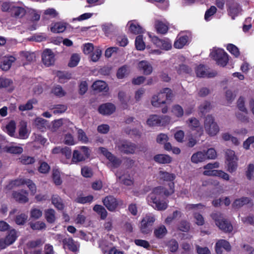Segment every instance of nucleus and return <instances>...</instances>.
Instances as JSON below:
<instances>
[{
  "instance_id": "f8f14e48",
  "label": "nucleus",
  "mask_w": 254,
  "mask_h": 254,
  "mask_svg": "<svg viewBox=\"0 0 254 254\" xmlns=\"http://www.w3.org/2000/svg\"><path fill=\"white\" fill-rule=\"evenodd\" d=\"M17 237V232L14 229L10 230L5 238L0 239V249H4L7 246L13 244L16 240Z\"/></svg>"
},
{
  "instance_id": "20e7f679",
  "label": "nucleus",
  "mask_w": 254,
  "mask_h": 254,
  "mask_svg": "<svg viewBox=\"0 0 254 254\" xmlns=\"http://www.w3.org/2000/svg\"><path fill=\"white\" fill-rule=\"evenodd\" d=\"M204 128L206 133L210 136L216 135L220 130L218 125L212 116L206 117L204 122Z\"/></svg>"
},
{
  "instance_id": "6e6552de",
  "label": "nucleus",
  "mask_w": 254,
  "mask_h": 254,
  "mask_svg": "<svg viewBox=\"0 0 254 254\" xmlns=\"http://www.w3.org/2000/svg\"><path fill=\"white\" fill-rule=\"evenodd\" d=\"M211 217L220 229L225 232H231L232 231L233 227L232 225L228 221L225 220L220 213H213Z\"/></svg>"
},
{
  "instance_id": "393cba45",
  "label": "nucleus",
  "mask_w": 254,
  "mask_h": 254,
  "mask_svg": "<svg viewBox=\"0 0 254 254\" xmlns=\"http://www.w3.org/2000/svg\"><path fill=\"white\" fill-rule=\"evenodd\" d=\"M129 31L134 34H139L143 32V28L136 21H129L127 24Z\"/></svg>"
},
{
  "instance_id": "0e129e2a",
  "label": "nucleus",
  "mask_w": 254,
  "mask_h": 254,
  "mask_svg": "<svg viewBox=\"0 0 254 254\" xmlns=\"http://www.w3.org/2000/svg\"><path fill=\"white\" fill-rule=\"evenodd\" d=\"M108 88L106 82L103 81H96V92L107 91Z\"/></svg>"
},
{
  "instance_id": "e2e57ef3",
  "label": "nucleus",
  "mask_w": 254,
  "mask_h": 254,
  "mask_svg": "<svg viewBox=\"0 0 254 254\" xmlns=\"http://www.w3.org/2000/svg\"><path fill=\"white\" fill-rule=\"evenodd\" d=\"M80 59L79 55L78 54H73L70 60V62L68 63V65L70 67H74L77 65Z\"/></svg>"
},
{
  "instance_id": "58836bf2",
  "label": "nucleus",
  "mask_w": 254,
  "mask_h": 254,
  "mask_svg": "<svg viewBox=\"0 0 254 254\" xmlns=\"http://www.w3.org/2000/svg\"><path fill=\"white\" fill-rule=\"evenodd\" d=\"M28 131L27 124L25 122L20 123V127L19 129V137L21 139H25L28 137Z\"/></svg>"
},
{
  "instance_id": "7c9ffc66",
  "label": "nucleus",
  "mask_w": 254,
  "mask_h": 254,
  "mask_svg": "<svg viewBox=\"0 0 254 254\" xmlns=\"http://www.w3.org/2000/svg\"><path fill=\"white\" fill-rule=\"evenodd\" d=\"M154 161L159 164H169L172 162V158L166 154H157L154 157Z\"/></svg>"
},
{
  "instance_id": "1a4fd4ad",
  "label": "nucleus",
  "mask_w": 254,
  "mask_h": 254,
  "mask_svg": "<svg viewBox=\"0 0 254 254\" xmlns=\"http://www.w3.org/2000/svg\"><path fill=\"white\" fill-rule=\"evenodd\" d=\"M148 35L152 42L157 47L162 50L168 51L172 48V43L168 39H160L157 36L148 33Z\"/></svg>"
},
{
  "instance_id": "603ef678",
  "label": "nucleus",
  "mask_w": 254,
  "mask_h": 254,
  "mask_svg": "<svg viewBox=\"0 0 254 254\" xmlns=\"http://www.w3.org/2000/svg\"><path fill=\"white\" fill-rule=\"evenodd\" d=\"M182 213L178 210L175 211L172 215L168 216L165 219V223L167 224H170L173 220L181 217Z\"/></svg>"
},
{
  "instance_id": "a18cd8bd",
  "label": "nucleus",
  "mask_w": 254,
  "mask_h": 254,
  "mask_svg": "<svg viewBox=\"0 0 254 254\" xmlns=\"http://www.w3.org/2000/svg\"><path fill=\"white\" fill-rule=\"evenodd\" d=\"M167 230L164 225L157 227L154 231L155 236L158 238H162L167 234Z\"/></svg>"
},
{
  "instance_id": "7ed1b4c3",
  "label": "nucleus",
  "mask_w": 254,
  "mask_h": 254,
  "mask_svg": "<svg viewBox=\"0 0 254 254\" xmlns=\"http://www.w3.org/2000/svg\"><path fill=\"white\" fill-rule=\"evenodd\" d=\"M225 158L227 170L231 173L235 172L238 167V157L235 152L229 149L226 150Z\"/></svg>"
},
{
  "instance_id": "5fc2aeb1",
  "label": "nucleus",
  "mask_w": 254,
  "mask_h": 254,
  "mask_svg": "<svg viewBox=\"0 0 254 254\" xmlns=\"http://www.w3.org/2000/svg\"><path fill=\"white\" fill-rule=\"evenodd\" d=\"M136 48L138 50H143L145 48V43L143 40L142 36L139 35L136 37L135 41Z\"/></svg>"
},
{
  "instance_id": "c03bdc74",
  "label": "nucleus",
  "mask_w": 254,
  "mask_h": 254,
  "mask_svg": "<svg viewBox=\"0 0 254 254\" xmlns=\"http://www.w3.org/2000/svg\"><path fill=\"white\" fill-rule=\"evenodd\" d=\"M44 239H38L35 240L31 241L28 242L27 246L29 248L34 249L42 246L45 243Z\"/></svg>"
},
{
  "instance_id": "09e8293b",
  "label": "nucleus",
  "mask_w": 254,
  "mask_h": 254,
  "mask_svg": "<svg viewBox=\"0 0 254 254\" xmlns=\"http://www.w3.org/2000/svg\"><path fill=\"white\" fill-rule=\"evenodd\" d=\"M20 55L22 60H26L29 62H32L35 59V55L33 53L21 52Z\"/></svg>"
},
{
  "instance_id": "bf43d9fd",
  "label": "nucleus",
  "mask_w": 254,
  "mask_h": 254,
  "mask_svg": "<svg viewBox=\"0 0 254 254\" xmlns=\"http://www.w3.org/2000/svg\"><path fill=\"white\" fill-rule=\"evenodd\" d=\"M46 121L41 118H37L35 119L34 124L38 129L43 130L45 128Z\"/></svg>"
},
{
  "instance_id": "c85d7f7f",
  "label": "nucleus",
  "mask_w": 254,
  "mask_h": 254,
  "mask_svg": "<svg viewBox=\"0 0 254 254\" xmlns=\"http://www.w3.org/2000/svg\"><path fill=\"white\" fill-rule=\"evenodd\" d=\"M228 11L229 15L234 19L241 12V8L238 3L233 2L232 5L229 6Z\"/></svg>"
},
{
  "instance_id": "f704fd0d",
  "label": "nucleus",
  "mask_w": 254,
  "mask_h": 254,
  "mask_svg": "<svg viewBox=\"0 0 254 254\" xmlns=\"http://www.w3.org/2000/svg\"><path fill=\"white\" fill-rule=\"evenodd\" d=\"M52 204L59 210H63L64 205L62 198L57 194H54L51 198Z\"/></svg>"
},
{
  "instance_id": "ddd939ff",
  "label": "nucleus",
  "mask_w": 254,
  "mask_h": 254,
  "mask_svg": "<svg viewBox=\"0 0 254 254\" xmlns=\"http://www.w3.org/2000/svg\"><path fill=\"white\" fill-rule=\"evenodd\" d=\"M170 121V118L168 116L161 117L156 115H152L149 117L146 121V124L150 127H154L160 125L162 122L167 123H169Z\"/></svg>"
},
{
  "instance_id": "473e14b6",
  "label": "nucleus",
  "mask_w": 254,
  "mask_h": 254,
  "mask_svg": "<svg viewBox=\"0 0 254 254\" xmlns=\"http://www.w3.org/2000/svg\"><path fill=\"white\" fill-rule=\"evenodd\" d=\"M15 61V58L14 57L10 56L5 57L3 59L2 64H0V68L3 70H8L10 68L12 63L14 62Z\"/></svg>"
},
{
  "instance_id": "4c0bfd02",
  "label": "nucleus",
  "mask_w": 254,
  "mask_h": 254,
  "mask_svg": "<svg viewBox=\"0 0 254 254\" xmlns=\"http://www.w3.org/2000/svg\"><path fill=\"white\" fill-rule=\"evenodd\" d=\"M159 177L161 179L164 181L170 182L173 181L176 178L175 174L164 171H159Z\"/></svg>"
},
{
  "instance_id": "69168bd1",
  "label": "nucleus",
  "mask_w": 254,
  "mask_h": 254,
  "mask_svg": "<svg viewBox=\"0 0 254 254\" xmlns=\"http://www.w3.org/2000/svg\"><path fill=\"white\" fill-rule=\"evenodd\" d=\"M77 138L79 141L84 143H86L88 141V137L85 132L81 129H77Z\"/></svg>"
},
{
  "instance_id": "3c124183",
  "label": "nucleus",
  "mask_w": 254,
  "mask_h": 254,
  "mask_svg": "<svg viewBox=\"0 0 254 254\" xmlns=\"http://www.w3.org/2000/svg\"><path fill=\"white\" fill-rule=\"evenodd\" d=\"M16 124L14 121H11L5 127V131L10 135L12 136L15 131Z\"/></svg>"
},
{
  "instance_id": "f3484780",
  "label": "nucleus",
  "mask_w": 254,
  "mask_h": 254,
  "mask_svg": "<svg viewBox=\"0 0 254 254\" xmlns=\"http://www.w3.org/2000/svg\"><path fill=\"white\" fill-rule=\"evenodd\" d=\"M99 112L103 115H110L116 111V106L111 103L101 105L98 108Z\"/></svg>"
},
{
  "instance_id": "6e6d98bb",
  "label": "nucleus",
  "mask_w": 254,
  "mask_h": 254,
  "mask_svg": "<svg viewBox=\"0 0 254 254\" xmlns=\"http://www.w3.org/2000/svg\"><path fill=\"white\" fill-rule=\"evenodd\" d=\"M246 175L249 180L254 181V165L249 164L246 171Z\"/></svg>"
},
{
  "instance_id": "a211bd4d",
  "label": "nucleus",
  "mask_w": 254,
  "mask_h": 254,
  "mask_svg": "<svg viewBox=\"0 0 254 254\" xmlns=\"http://www.w3.org/2000/svg\"><path fill=\"white\" fill-rule=\"evenodd\" d=\"M195 72L197 76L200 77H212L216 75L215 71L209 72L205 66L201 64L196 68Z\"/></svg>"
},
{
  "instance_id": "cd10ccee",
  "label": "nucleus",
  "mask_w": 254,
  "mask_h": 254,
  "mask_svg": "<svg viewBox=\"0 0 254 254\" xmlns=\"http://www.w3.org/2000/svg\"><path fill=\"white\" fill-rule=\"evenodd\" d=\"M205 155V150L197 151L192 155L191 161L195 164L203 162L206 160Z\"/></svg>"
},
{
  "instance_id": "8fccbe9b",
  "label": "nucleus",
  "mask_w": 254,
  "mask_h": 254,
  "mask_svg": "<svg viewBox=\"0 0 254 254\" xmlns=\"http://www.w3.org/2000/svg\"><path fill=\"white\" fill-rule=\"evenodd\" d=\"M67 124H71V123H70L69 121L67 120L60 119L57 120H55L54 122L52 128L54 131H56L61 126Z\"/></svg>"
},
{
  "instance_id": "39448f33",
  "label": "nucleus",
  "mask_w": 254,
  "mask_h": 254,
  "mask_svg": "<svg viewBox=\"0 0 254 254\" xmlns=\"http://www.w3.org/2000/svg\"><path fill=\"white\" fill-rule=\"evenodd\" d=\"M90 153L89 149L86 146H82L77 149L74 150L71 158V163L76 164L85 161L89 157Z\"/></svg>"
},
{
  "instance_id": "6ab92c4d",
  "label": "nucleus",
  "mask_w": 254,
  "mask_h": 254,
  "mask_svg": "<svg viewBox=\"0 0 254 254\" xmlns=\"http://www.w3.org/2000/svg\"><path fill=\"white\" fill-rule=\"evenodd\" d=\"M187 124L189 127L192 130H196L199 136L203 132V128L200 127L199 121L194 118H191L188 120Z\"/></svg>"
},
{
  "instance_id": "2eb2a0df",
  "label": "nucleus",
  "mask_w": 254,
  "mask_h": 254,
  "mask_svg": "<svg viewBox=\"0 0 254 254\" xmlns=\"http://www.w3.org/2000/svg\"><path fill=\"white\" fill-rule=\"evenodd\" d=\"M219 167V163L217 162L208 163L203 167L204 171L203 172V174L207 176H215L218 170L215 169L218 168Z\"/></svg>"
},
{
  "instance_id": "0eeeda50",
  "label": "nucleus",
  "mask_w": 254,
  "mask_h": 254,
  "mask_svg": "<svg viewBox=\"0 0 254 254\" xmlns=\"http://www.w3.org/2000/svg\"><path fill=\"white\" fill-rule=\"evenodd\" d=\"M210 56L221 66H225L229 60L228 54L222 49H213Z\"/></svg>"
},
{
  "instance_id": "680f3d73",
  "label": "nucleus",
  "mask_w": 254,
  "mask_h": 254,
  "mask_svg": "<svg viewBox=\"0 0 254 254\" xmlns=\"http://www.w3.org/2000/svg\"><path fill=\"white\" fill-rule=\"evenodd\" d=\"M52 92L54 95L60 97L64 96L66 94V92L60 85H57L54 87Z\"/></svg>"
},
{
  "instance_id": "f257e3e1",
  "label": "nucleus",
  "mask_w": 254,
  "mask_h": 254,
  "mask_svg": "<svg viewBox=\"0 0 254 254\" xmlns=\"http://www.w3.org/2000/svg\"><path fill=\"white\" fill-rule=\"evenodd\" d=\"M169 190L164 189L161 187L154 188L146 198L148 203L157 210H165L167 208L168 204L164 200H160V196L162 193L167 196L174 193L175 192L174 183L173 182L169 183Z\"/></svg>"
},
{
  "instance_id": "338daca9",
  "label": "nucleus",
  "mask_w": 254,
  "mask_h": 254,
  "mask_svg": "<svg viewBox=\"0 0 254 254\" xmlns=\"http://www.w3.org/2000/svg\"><path fill=\"white\" fill-rule=\"evenodd\" d=\"M236 96V93L235 91L228 90L225 93V97L228 103H231Z\"/></svg>"
},
{
  "instance_id": "5701e85b",
  "label": "nucleus",
  "mask_w": 254,
  "mask_h": 254,
  "mask_svg": "<svg viewBox=\"0 0 254 254\" xmlns=\"http://www.w3.org/2000/svg\"><path fill=\"white\" fill-rule=\"evenodd\" d=\"M138 68L146 75L151 74L153 70L151 64L146 61L139 62L138 64Z\"/></svg>"
},
{
  "instance_id": "052dcab7",
  "label": "nucleus",
  "mask_w": 254,
  "mask_h": 254,
  "mask_svg": "<svg viewBox=\"0 0 254 254\" xmlns=\"http://www.w3.org/2000/svg\"><path fill=\"white\" fill-rule=\"evenodd\" d=\"M96 213L100 215L101 219H105L108 215L106 209L101 205H96Z\"/></svg>"
},
{
  "instance_id": "c9c22d12",
  "label": "nucleus",
  "mask_w": 254,
  "mask_h": 254,
  "mask_svg": "<svg viewBox=\"0 0 254 254\" xmlns=\"http://www.w3.org/2000/svg\"><path fill=\"white\" fill-rule=\"evenodd\" d=\"M171 113L173 116L178 118H182L185 113L183 108L178 104L172 107Z\"/></svg>"
},
{
  "instance_id": "79ce46f5",
  "label": "nucleus",
  "mask_w": 254,
  "mask_h": 254,
  "mask_svg": "<svg viewBox=\"0 0 254 254\" xmlns=\"http://www.w3.org/2000/svg\"><path fill=\"white\" fill-rule=\"evenodd\" d=\"M15 3L12 1H6L2 3L1 10L3 12H6L11 14Z\"/></svg>"
},
{
  "instance_id": "2f4dec72",
  "label": "nucleus",
  "mask_w": 254,
  "mask_h": 254,
  "mask_svg": "<svg viewBox=\"0 0 254 254\" xmlns=\"http://www.w3.org/2000/svg\"><path fill=\"white\" fill-rule=\"evenodd\" d=\"M66 24L63 22H56L53 23L51 26V31L55 33L63 32L66 29Z\"/></svg>"
},
{
  "instance_id": "aec40b11",
  "label": "nucleus",
  "mask_w": 254,
  "mask_h": 254,
  "mask_svg": "<svg viewBox=\"0 0 254 254\" xmlns=\"http://www.w3.org/2000/svg\"><path fill=\"white\" fill-rule=\"evenodd\" d=\"M119 181L124 185L127 186H130L133 184L134 178L133 173L127 172L124 175L118 177Z\"/></svg>"
},
{
  "instance_id": "de8ad7c7",
  "label": "nucleus",
  "mask_w": 254,
  "mask_h": 254,
  "mask_svg": "<svg viewBox=\"0 0 254 254\" xmlns=\"http://www.w3.org/2000/svg\"><path fill=\"white\" fill-rule=\"evenodd\" d=\"M45 217L49 223H54L56 220L55 211L53 209L46 210L45 211Z\"/></svg>"
},
{
  "instance_id": "13d9d810",
  "label": "nucleus",
  "mask_w": 254,
  "mask_h": 254,
  "mask_svg": "<svg viewBox=\"0 0 254 254\" xmlns=\"http://www.w3.org/2000/svg\"><path fill=\"white\" fill-rule=\"evenodd\" d=\"M5 150L6 152L12 154H21L22 153L23 149L21 147L12 145L6 147Z\"/></svg>"
},
{
  "instance_id": "a19ab883",
  "label": "nucleus",
  "mask_w": 254,
  "mask_h": 254,
  "mask_svg": "<svg viewBox=\"0 0 254 254\" xmlns=\"http://www.w3.org/2000/svg\"><path fill=\"white\" fill-rule=\"evenodd\" d=\"M26 180L27 179H19L12 181L6 186V189L10 190L13 187H19L21 185H24L26 184Z\"/></svg>"
},
{
  "instance_id": "e433bc0d",
  "label": "nucleus",
  "mask_w": 254,
  "mask_h": 254,
  "mask_svg": "<svg viewBox=\"0 0 254 254\" xmlns=\"http://www.w3.org/2000/svg\"><path fill=\"white\" fill-rule=\"evenodd\" d=\"M250 202V199L249 197H243L240 198L236 199L233 202V207L235 208H239L244 205L249 203Z\"/></svg>"
},
{
  "instance_id": "4be33fe9",
  "label": "nucleus",
  "mask_w": 254,
  "mask_h": 254,
  "mask_svg": "<svg viewBox=\"0 0 254 254\" xmlns=\"http://www.w3.org/2000/svg\"><path fill=\"white\" fill-rule=\"evenodd\" d=\"M189 40V35L181 33L177 37V38L174 43V47L177 49H181L187 44Z\"/></svg>"
},
{
  "instance_id": "774afa93",
  "label": "nucleus",
  "mask_w": 254,
  "mask_h": 254,
  "mask_svg": "<svg viewBox=\"0 0 254 254\" xmlns=\"http://www.w3.org/2000/svg\"><path fill=\"white\" fill-rule=\"evenodd\" d=\"M128 73V67L127 66H123L118 69L117 76L118 78L122 79L125 77Z\"/></svg>"
},
{
  "instance_id": "bb28decb",
  "label": "nucleus",
  "mask_w": 254,
  "mask_h": 254,
  "mask_svg": "<svg viewBox=\"0 0 254 254\" xmlns=\"http://www.w3.org/2000/svg\"><path fill=\"white\" fill-rule=\"evenodd\" d=\"M118 99L120 101L121 106L124 108L126 109L128 106V103L132 104V101H130L126 93L123 91H120L118 93Z\"/></svg>"
},
{
  "instance_id": "c756f323",
  "label": "nucleus",
  "mask_w": 254,
  "mask_h": 254,
  "mask_svg": "<svg viewBox=\"0 0 254 254\" xmlns=\"http://www.w3.org/2000/svg\"><path fill=\"white\" fill-rule=\"evenodd\" d=\"M26 13V10L24 7L18 5L16 3L14 5V7L13 8L11 15L16 18H21L25 15Z\"/></svg>"
},
{
  "instance_id": "37998d69",
  "label": "nucleus",
  "mask_w": 254,
  "mask_h": 254,
  "mask_svg": "<svg viewBox=\"0 0 254 254\" xmlns=\"http://www.w3.org/2000/svg\"><path fill=\"white\" fill-rule=\"evenodd\" d=\"M246 99L244 96H240L237 102V107L240 111L244 113L248 114V111L246 105Z\"/></svg>"
},
{
  "instance_id": "864d4df0",
  "label": "nucleus",
  "mask_w": 254,
  "mask_h": 254,
  "mask_svg": "<svg viewBox=\"0 0 254 254\" xmlns=\"http://www.w3.org/2000/svg\"><path fill=\"white\" fill-rule=\"evenodd\" d=\"M227 50L234 56L237 58L240 55V51L238 47L232 44H228L226 47Z\"/></svg>"
},
{
  "instance_id": "b1692460",
  "label": "nucleus",
  "mask_w": 254,
  "mask_h": 254,
  "mask_svg": "<svg viewBox=\"0 0 254 254\" xmlns=\"http://www.w3.org/2000/svg\"><path fill=\"white\" fill-rule=\"evenodd\" d=\"M63 245L73 252L78 251L79 247V244L75 242L72 238H65L63 240Z\"/></svg>"
},
{
  "instance_id": "a878e982",
  "label": "nucleus",
  "mask_w": 254,
  "mask_h": 254,
  "mask_svg": "<svg viewBox=\"0 0 254 254\" xmlns=\"http://www.w3.org/2000/svg\"><path fill=\"white\" fill-rule=\"evenodd\" d=\"M222 248L229 251L231 250V246L227 241L220 240L216 243L215 245V251L217 254H221L222 253Z\"/></svg>"
},
{
  "instance_id": "9d476101",
  "label": "nucleus",
  "mask_w": 254,
  "mask_h": 254,
  "mask_svg": "<svg viewBox=\"0 0 254 254\" xmlns=\"http://www.w3.org/2000/svg\"><path fill=\"white\" fill-rule=\"evenodd\" d=\"M116 147L121 152L125 154H134L136 149V145L127 140H122L116 144Z\"/></svg>"
},
{
  "instance_id": "4d7b16f0",
  "label": "nucleus",
  "mask_w": 254,
  "mask_h": 254,
  "mask_svg": "<svg viewBox=\"0 0 254 254\" xmlns=\"http://www.w3.org/2000/svg\"><path fill=\"white\" fill-rule=\"evenodd\" d=\"M64 142L68 145H73L76 143L72 135L69 133H66L64 138Z\"/></svg>"
},
{
  "instance_id": "412c9836",
  "label": "nucleus",
  "mask_w": 254,
  "mask_h": 254,
  "mask_svg": "<svg viewBox=\"0 0 254 254\" xmlns=\"http://www.w3.org/2000/svg\"><path fill=\"white\" fill-rule=\"evenodd\" d=\"M100 150L103 154L107 158L115 167H117L120 165L121 163V160L115 157L110 152H108L106 149L104 148H100Z\"/></svg>"
},
{
  "instance_id": "9b49d317",
  "label": "nucleus",
  "mask_w": 254,
  "mask_h": 254,
  "mask_svg": "<svg viewBox=\"0 0 254 254\" xmlns=\"http://www.w3.org/2000/svg\"><path fill=\"white\" fill-rule=\"evenodd\" d=\"M103 204L110 211L116 210L119 205L123 204L122 201L117 199L113 195H108L102 199Z\"/></svg>"
},
{
  "instance_id": "ea45409f",
  "label": "nucleus",
  "mask_w": 254,
  "mask_h": 254,
  "mask_svg": "<svg viewBox=\"0 0 254 254\" xmlns=\"http://www.w3.org/2000/svg\"><path fill=\"white\" fill-rule=\"evenodd\" d=\"M37 103L36 100L34 99H32L29 100L27 101V102L25 104H21L19 106L18 109L20 111H25L30 110L33 109V104H35Z\"/></svg>"
},
{
  "instance_id": "f03ea898",
  "label": "nucleus",
  "mask_w": 254,
  "mask_h": 254,
  "mask_svg": "<svg viewBox=\"0 0 254 254\" xmlns=\"http://www.w3.org/2000/svg\"><path fill=\"white\" fill-rule=\"evenodd\" d=\"M173 97L172 90L168 88L161 90L157 95H154L151 99V104L155 107H160L167 101L171 100Z\"/></svg>"
},
{
  "instance_id": "49530a36",
  "label": "nucleus",
  "mask_w": 254,
  "mask_h": 254,
  "mask_svg": "<svg viewBox=\"0 0 254 254\" xmlns=\"http://www.w3.org/2000/svg\"><path fill=\"white\" fill-rule=\"evenodd\" d=\"M93 199L94 196L92 195H89L86 196H79L76 198L75 201L81 204L90 203L93 201Z\"/></svg>"
},
{
  "instance_id": "423d86ee",
  "label": "nucleus",
  "mask_w": 254,
  "mask_h": 254,
  "mask_svg": "<svg viewBox=\"0 0 254 254\" xmlns=\"http://www.w3.org/2000/svg\"><path fill=\"white\" fill-rule=\"evenodd\" d=\"M155 215L150 213H147L144 216L141 221L140 229L143 234H148L151 232L152 226L155 221Z\"/></svg>"
},
{
  "instance_id": "dca6fc26",
  "label": "nucleus",
  "mask_w": 254,
  "mask_h": 254,
  "mask_svg": "<svg viewBox=\"0 0 254 254\" xmlns=\"http://www.w3.org/2000/svg\"><path fill=\"white\" fill-rule=\"evenodd\" d=\"M28 192L25 190H22L20 191H16L12 192L13 198L19 203H25L29 201L28 197Z\"/></svg>"
},
{
  "instance_id": "72a5a7b5",
  "label": "nucleus",
  "mask_w": 254,
  "mask_h": 254,
  "mask_svg": "<svg viewBox=\"0 0 254 254\" xmlns=\"http://www.w3.org/2000/svg\"><path fill=\"white\" fill-rule=\"evenodd\" d=\"M155 25L158 33L165 34L168 30V24L167 23L157 20L155 22Z\"/></svg>"
},
{
  "instance_id": "4468645a",
  "label": "nucleus",
  "mask_w": 254,
  "mask_h": 254,
  "mask_svg": "<svg viewBox=\"0 0 254 254\" xmlns=\"http://www.w3.org/2000/svg\"><path fill=\"white\" fill-rule=\"evenodd\" d=\"M55 55L50 49L45 50L42 55V60L43 64L46 66L54 65L55 62Z\"/></svg>"
}]
</instances>
